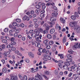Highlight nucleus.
Wrapping results in <instances>:
<instances>
[{"instance_id": "7ed1b4c3", "label": "nucleus", "mask_w": 80, "mask_h": 80, "mask_svg": "<svg viewBox=\"0 0 80 80\" xmlns=\"http://www.w3.org/2000/svg\"><path fill=\"white\" fill-rule=\"evenodd\" d=\"M23 20L24 21H25V20H27V21H29V20H30V18L28 17V16L26 15L23 17Z\"/></svg>"}, {"instance_id": "5fc2aeb1", "label": "nucleus", "mask_w": 80, "mask_h": 80, "mask_svg": "<svg viewBox=\"0 0 80 80\" xmlns=\"http://www.w3.org/2000/svg\"><path fill=\"white\" fill-rule=\"evenodd\" d=\"M76 28L78 31H79V32H80V27H79L78 28L77 27H76Z\"/></svg>"}, {"instance_id": "c85d7f7f", "label": "nucleus", "mask_w": 80, "mask_h": 80, "mask_svg": "<svg viewBox=\"0 0 80 80\" xmlns=\"http://www.w3.org/2000/svg\"><path fill=\"white\" fill-rule=\"evenodd\" d=\"M49 45H53V41H51L49 42Z\"/></svg>"}, {"instance_id": "f8f14e48", "label": "nucleus", "mask_w": 80, "mask_h": 80, "mask_svg": "<svg viewBox=\"0 0 80 80\" xmlns=\"http://www.w3.org/2000/svg\"><path fill=\"white\" fill-rule=\"evenodd\" d=\"M71 18L72 20H75L76 19V17L75 16H71Z\"/></svg>"}, {"instance_id": "e2e57ef3", "label": "nucleus", "mask_w": 80, "mask_h": 80, "mask_svg": "<svg viewBox=\"0 0 80 80\" xmlns=\"http://www.w3.org/2000/svg\"><path fill=\"white\" fill-rule=\"evenodd\" d=\"M45 75H48L49 74V72L48 71H46L45 72Z\"/></svg>"}, {"instance_id": "f03ea898", "label": "nucleus", "mask_w": 80, "mask_h": 80, "mask_svg": "<svg viewBox=\"0 0 80 80\" xmlns=\"http://www.w3.org/2000/svg\"><path fill=\"white\" fill-rule=\"evenodd\" d=\"M28 55L30 58H34L35 56L33 53L31 52H28Z\"/></svg>"}, {"instance_id": "7c9ffc66", "label": "nucleus", "mask_w": 80, "mask_h": 80, "mask_svg": "<svg viewBox=\"0 0 80 80\" xmlns=\"http://www.w3.org/2000/svg\"><path fill=\"white\" fill-rule=\"evenodd\" d=\"M14 40H15V38H13V37L11 38L10 39V41H12V42H13V41H14Z\"/></svg>"}, {"instance_id": "4be33fe9", "label": "nucleus", "mask_w": 80, "mask_h": 80, "mask_svg": "<svg viewBox=\"0 0 80 80\" xmlns=\"http://www.w3.org/2000/svg\"><path fill=\"white\" fill-rule=\"evenodd\" d=\"M53 8V9L55 10L54 12H57L58 11L57 7H56L55 6H54Z\"/></svg>"}, {"instance_id": "69168bd1", "label": "nucleus", "mask_w": 80, "mask_h": 80, "mask_svg": "<svg viewBox=\"0 0 80 80\" xmlns=\"http://www.w3.org/2000/svg\"><path fill=\"white\" fill-rule=\"evenodd\" d=\"M18 65H19V66H21V65H22V63L20 62H18Z\"/></svg>"}, {"instance_id": "cd10ccee", "label": "nucleus", "mask_w": 80, "mask_h": 80, "mask_svg": "<svg viewBox=\"0 0 80 80\" xmlns=\"http://www.w3.org/2000/svg\"><path fill=\"white\" fill-rule=\"evenodd\" d=\"M12 25L14 27H16V26H17V23L16 22H14L12 23Z\"/></svg>"}, {"instance_id": "6ab92c4d", "label": "nucleus", "mask_w": 80, "mask_h": 80, "mask_svg": "<svg viewBox=\"0 0 80 80\" xmlns=\"http://www.w3.org/2000/svg\"><path fill=\"white\" fill-rule=\"evenodd\" d=\"M66 61L68 62H72V59L70 58H68V59H66Z\"/></svg>"}, {"instance_id": "423d86ee", "label": "nucleus", "mask_w": 80, "mask_h": 80, "mask_svg": "<svg viewBox=\"0 0 80 80\" xmlns=\"http://www.w3.org/2000/svg\"><path fill=\"white\" fill-rule=\"evenodd\" d=\"M50 20L51 22H55V21H56V19L55 18L52 17L50 18Z\"/></svg>"}, {"instance_id": "473e14b6", "label": "nucleus", "mask_w": 80, "mask_h": 80, "mask_svg": "<svg viewBox=\"0 0 80 80\" xmlns=\"http://www.w3.org/2000/svg\"><path fill=\"white\" fill-rule=\"evenodd\" d=\"M2 42L3 43H7V41L6 39H2Z\"/></svg>"}, {"instance_id": "ea45409f", "label": "nucleus", "mask_w": 80, "mask_h": 80, "mask_svg": "<svg viewBox=\"0 0 80 80\" xmlns=\"http://www.w3.org/2000/svg\"><path fill=\"white\" fill-rule=\"evenodd\" d=\"M38 5H39V6L40 7V8L42 6V3H41V2H39L38 3Z\"/></svg>"}, {"instance_id": "0eeeda50", "label": "nucleus", "mask_w": 80, "mask_h": 80, "mask_svg": "<svg viewBox=\"0 0 80 80\" xmlns=\"http://www.w3.org/2000/svg\"><path fill=\"white\" fill-rule=\"evenodd\" d=\"M45 8H46L45 4L44 3H42V10H45Z\"/></svg>"}, {"instance_id": "9d476101", "label": "nucleus", "mask_w": 80, "mask_h": 80, "mask_svg": "<svg viewBox=\"0 0 80 80\" xmlns=\"http://www.w3.org/2000/svg\"><path fill=\"white\" fill-rule=\"evenodd\" d=\"M63 67L64 69H65L66 70H67L68 68V66L66 64L64 65Z\"/></svg>"}, {"instance_id": "864d4df0", "label": "nucleus", "mask_w": 80, "mask_h": 80, "mask_svg": "<svg viewBox=\"0 0 80 80\" xmlns=\"http://www.w3.org/2000/svg\"><path fill=\"white\" fill-rule=\"evenodd\" d=\"M36 8H38V9H39V8H40V6L38 5H36Z\"/></svg>"}, {"instance_id": "c9c22d12", "label": "nucleus", "mask_w": 80, "mask_h": 80, "mask_svg": "<svg viewBox=\"0 0 80 80\" xmlns=\"http://www.w3.org/2000/svg\"><path fill=\"white\" fill-rule=\"evenodd\" d=\"M48 31H47V30H44L43 32V33L44 34H45L46 33H48Z\"/></svg>"}, {"instance_id": "37998d69", "label": "nucleus", "mask_w": 80, "mask_h": 80, "mask_svg": "<svg viewBox=\"0 0 80 80\" xmlns=\"http://www.w3.org/2000/svg\"><path fill=\"white\" fill-rule=\"evenodd\" d=\"M40 16L42 18H43L45 16V14H41L40 15Z\"/></svg>"}, {"instance_id": "3c124183", "label": "nucleus", "mask_w": 80, "mask_h": 80, "mask_svg": "<svg viewBox=\"0 0 80 80\" xmlns=\"http://www.w3.org/2000/svg\"><path fill=\"white\" fill-rule=\"evenodd\" d=\"M74 63H75V62H71V64H73V66H75V67H76V66H77V65L75 64H74Z\"/></svg>"}, {"instance_id": "dca6fc26", "label": "nucleus", "mask_w": 80, "mask_h": 80, "mask_svg": "<svg viewBox=\"0 0 80 80\" xmlns=\"http://www.w3.org/2000/svg\"><path fill=\"white\" fill-rule=\"evenodd\" d=\"M31 36L32 37H35L36 38V34L34 32L32 33L31 34Z\"/></svg>"}, {"instance_id": "bb28decb", "label": "nucleus", "mask_w": 80, "mask_h": 80, "mask_svg": "<svg viewBox=\"0 0 80 80\" xmlns=\"http://www.w3.org/2000/svg\"><path fill=\"white\" fill-rule=\"evenodd\" d=\"M66 38H65V37H64L63 39L62 42L63 43H65V42H66V40L65 39Z\"/></svg>"}, {"instance_id": "b1692460", "label": "nucleus", "mask_w": 80, "mask_h": 80, "mask_svg": "<svg viewBox=\"0 0 80 80\" xmlns=\"http://www.w3.org/2000/svg\"><path fill=\"white\" fill-rule=\"evenodd\" d=\"M58 56L60 57L61 58H63V55L62 54H58Z\"/></svg>"}, {"instance_id": "5701e85b", "label": "nucleus", "mask_w": 80, "mask_h": 80, "mask_svg": "<svg viewBox=\"0 0 80 80\" xmlns=\"http://www.w3.org/2000/svg\"><path fill=\"white\" fill-rule=\"evenodd\" d=\"M43 26L44 27H45V28H46V27H49V25H48V24L46 23H44Z\"/></svg>"}, {"instance_id": "49530a36", "label": "nucleus", "mask_w": 80, "mask_h": 80, "mask_svg": "<svg viewBox=\"0 0 80 80\" xmlns=\"http://www.w3.org/2000/svg\"><path fill=\"white\" fill-rule=\"evenodd\" d=\"M15 32H16V33H19V30L18 29H15Z\"/></svg>"}, {"instance_id": "8fccbe9b", "label": "nucleus", "mask_w": 80, "mask_h": 80, "mask_svg": "<svg viewBox=\"0 0 80 80\" xmlns=\"http://www.w3.org/2000/svg\"><path fill=\"white\" fill-rule=\"evenodd\" d=\"M72 75H73V73H72V72H70L69 75H68V76L69 77H71Z\"/></svg>"}, {"instance_id": "2eb2a0df", "label": "nucleus", "mask_w": 80, "mask_h": 80, "mask_svg": "<svg viewBox=\"0 0 80 80\" xmlns=\"http://www.w3.org/2000/svg\"><path fill=\"white\" fill-rule=\"evenodd\" d=\"M38 30L39 32H40L41 33H43V30L42 28H39L38 29Z\"/></svg>"}, {"instance_id": "603ef678", "label": "nucleus", "mask_w": 80, "mask_h": 80, "mask_svg": "<svg viewBox=\"0 0 80 80\" xmlns=\"http://www.w3.org/2000/svg\"><path fill=\"white\" fill-rule=\"evenodd\" d=\"M36 36H38V35H40V32L38 31L36 33Z\"/></svg>"}, {"instance_id": "9b49d317", "label": "nucleus", "mask_w": 80, "mask_h": 80, "mask_svg": "<svg viewBox=\"0 0 80 80\" xmlns=\"http://www.w3.org/2000/svg\"><path fill=\"white\" fill-rule=\"evenodd\" d=\"M13 45L12 44H9L6 47L7 48H12V47H13Z\"/></svg>"}, {"instance_id": "6e6552de", "label": "nucleus", "mask_w": 80, "mask_h": 80, "mask_svg": "<svg viewBox=\"0 0 80 80\" xmlns=\"http://www.w3.org/2000/svg\"><path fill=\"white\" fill-rule=\"evenodd\" d=\"M48 23H49V25H51V26H50V27H53L52 25H54V24H55V22H48Z\"/></svg>"}, {"instance_id": "a19ab883", "label": "nucleus", "mask_w": 80, "mask_h": 80, "mask_svg": "<svg viewBox=\"0 0 80 80\" xmlns=\"http://www.w3.org/2000/svg\"><path fill=\"white\" fill-rule=\"evenodd\" d=\"M39 51L40 53H43V49H42V48H41L39 49Z\"/></svg>"}, {"instance_id": "338daca9", "label": "nucleus", "mask_w": 80, "mask_h": 80, "mask_svg": "<svg viewBox=\"0 0 80 80\" xmlns=\"http://www.w3.org/2000/svg\"><path fill=\"white\" fill-rule=\"evenodd\" d=\"M73 47L74 48H75L76 49L78 48V47H77V45H74L73 46Z\"/></svg>"}, {"instance_id": "79ce46f5", "label": "nucleus", "mask_w": 80, "mask_h": 80, "mask_svg": "<svg viewBox=\"0 0 80 80\" xmlns=\"http://www.w3.org/2000/svg\"><path fill=\"white\" fill-rule=\"evenodd\" d=\"M1 47L2 49H4V48H5V44H2L1 45Z\"/></svg>"}, {"instance_id": "f3484780", "label": "nucleus", "mask_w": 80, "mask_h": 80, "mask_svg": "<svg viewBox=\"0 0 80 80\" xmlns=\"http://www.w3.org/2000/svg\"><path fill=\"white\" fill-rule=\"evenodd\" d=\"M47 37L48 38H49V39H50V38H52V35H51V34H48L47 36Z\"/></svg>"}, {"instance_id": "20e7f679", "label": "nucleus", "mask_w": 80, "mask_h": 80, "mask_svg": "<svg viewBox=\"0 0 80 80\" xmlns=\"http://www.w3.org/2000/svg\"><path fill=\"white\" fill-rule=\"evenodd\" d=\"M52 17H57L58 16V13H57V12H54L52 13Z\"/></svg>"}, {"instance_id": "bf43d9fd", "label": "nucleus", "mask_w": 80, "mask_h": 80, "mask_svg": "<svg viewBox=\"0 0 80 80\" xmlns=\"http://www.w3.org/2000/svg\"><path fill=\"white\" fill-rule=\"evenodd\" d=\"M33 21L34 22H37L38 21V20H37V19L35 18L33 19Z\"/></svg>"}, {"instance_id": "58836bf2", "label": "nucleus", "mask_w": 80, "mask_h": 80, "mask_svg": "<svg viewBox=\"0 0 80 80\" xmlns=\"http://www.w3.org/2000/svg\"><path fill=\"white\" fill-rule=\"evenodd\" d=\"M78 69V67L76 66L75 67H74V70H77Z\"/></svg>"}, {"instance_id": "1a4fd4ad", "label": "nucleus", "mask_w": 80, "mask_h": 80, "mask_svg": "<svg viewBox=\"0 0 80 80\" xmlns=\"http://www.w3.org/2000/svg\"><path fill=\"white\" fill-rule=\"evenodd\" d=\"M50 32L51 34H53L55 32V29L54 28L52 29H51Z\"/></svg>"}, {"instance_id": "a878e982", "label": "nucleus", "mask_w": 80, "mask_h": 80, "mask_svg": "<svg viewBox=\"0 0 80 80\" xmlns=\"http://www.w3.org/2000/svg\"><path fill=\"white\" fill-rule=\"evenodd\" d=\"M75 68V67L73 66H72L71 67V68H68V70H70V71H72V69H73L74 70V68Z\"/></svg>"}, {"instance_id": "72a5a7b5", "label": "nucleus", "mask_w": 80, "mask_h": 80, "mask_svg": "<svg viewBox=\"0 0 80 80\" xmlns=\"http://www.w3.org/2000/svg\"><path fill=\"white\" fill-rule=\"evenodd\" d=\"M37 47H38V48H40V47H41V46H40V43L39 42H38V43Z\"/></svg>"}, {"instance_id": "412c9836", "label": "nucleus", "mask_w": 80, "mask_h": 80, "mask_svg": "<svg viewBox=\"0 0 80 80\" xmlns=\"http://www.w3.org/2000/svg\"><path fill=\"white\" fill-rule=\"evenodd\" d=\"M2 72L4 73H7V70L5 68H4L2 69Z\"/></svg>"}, {"instance_id": "4c0bfd02", "label": "nucleus", "mask_w": 80, "mask_h": 80, "mask_svg": "<svg viewBox=\"0 0 80 80\" xmlns=\"http://www.w3.org/2000/svg\"><path fill=\"white\" fill-rule=\"evenodd\" d=\"M19 77L21 79V80H23V77L20 74L18 75Z\"/></svg>"}, {"instance_id": "39448f33", "label": "nucleus", "mask_w": 80, "mask_h": 80, "mask_svg": "<svg viewBox=\"0 0 80 80\" xmlns=\"http://www.w3.org/2000/svg\"><path fill=\"white\" fill-rule=\"evenodd\" d=\"M42 34H40L38 36V37L36 38L37 39V40H38L39 39L41 40V39H42Z\"/></svg>"}, {"instance_id": "f704fd0d", "label": "nucleus", "mask_w": 80, "mask_h": 80, "mask_svg": "<svg viewBox=\"0 0 80 80\" xmlns=\"http://www.w3.org/2000/svg\"><path fill=\"white\" fill-rule=\"evenodd\" d=\"M25 61L27 62V63H29L30 62V60L28 59H26Z\"/></svg>"}, {"instance_id": "774afa93", "label": "nucleus", "mask_w": 80, "mask_h": 80, "mask_svg": "<svg viewBox=\"0 0 80 80\" xmlns=\"http://www.w3.org/2000/svg\"><path fill=\"white\" fill-rule=\"evenodd\" d=\"M20 26L21 27H23L24 26V24L22 23L20 24Z\"/></svg>"}, {"instance_id": "c756f323", "label": "nucleus", "mask_w": 80, "mask_h": 80, "mask_svg": "<svg viewBox=\"0 0 80 80\" xmlns=\"http://www.w3.org/2000/svg\"><path fill=\"white\" fill-rule=\"evenodd\" d=\"M23 80H28V78H27V76H24Z\"/></svg>"}, {"instance_id": "e433bc0d", "label": "nucleus", "mask_w": 80, "mask_h": 80, "mask_svg": "<svg viewBox=\"0 0 80 80\" xmlns=\"http://www.w3.org/2000/svg\"><path fill=\"white\" fill-rule=\"evenodd\" d=\"M16 21L17 22H21V20L19 19H16Z\"/></svg>"}, {"instance_id": "052dcab7", "label": "nucleus", "mask_w": 80, "mask_h": 80, "mask_svg": "<svg viewBox=\"0 0 80 80\" xmlns=\"http://www.w3.org/2000/svg\"><path fill=\"white\" fill-rule=\"evenodd\" d=\"M58 66L60 68H62V64L60 63L58 64Z\"/></svg>"}, {"instance_id": "ddd939ff", "label": "nucleus", "mask_w": 80, "mask_h": 80, "mask_svg": "<svg viewBox=\"0 0 80 80\" xmlns=\"http://www.w3.org/2000/svg\"><path fill=\"white\" fill-rule=\"evenodd\" d=\"M60 20H61V22L62 23H65V20H63V18H60Z\"/></svg>"}, {"instance_id": "0e129e2a", "label": "nucleus", "mask_w": 80, "mask_h": 80, "mask_svg": "<svg viewBox=\"0 0 80 80\" xmlns=\"http://www.w3.org/2000/svg\"><path fill=\"white\" fill-rule=\"evenodd\" d=\"M52 4L50 2H48L46 4V6H50Z\"/></svg>"}, {"instance_id": "de8ad7c7", "label": "nucleus", "mask_w": 80, "mask_h": 80, "mask_svg": "<svg viewBox=\"0 0 80 80\" xmlns=\"http://www.w3.org/2000/svg\"><path fill=\"white\" fill-rule=\"evenodd\" d=\"M39 77H38V76H35V79H36V80H39Z\"/></svg>"}, {"instance_id": "4468645a", "label": "nucleus", "mask_w": 80, "mask_h": 80, "mask_svg": "<svg viewBox=\"0 0 80 80\" xmlns=\"http://www.w3.org/2000/svg\"><path fill=\"white\" fill-rule=\"evenodd\" d=\"M67 58H72V56L70 55V54H68L67 55Z\"/></svg>"}, {"instance_id": "680f3d73", "label": "nucleus", "mask_w": 80, "mask_h": 80, "mask_svg": "<svg viewBox=\"0 0 80 80\" xmlns=\"http://www.w3.org/2000/svg\"><path fill=\"white\" fill-rule=\"evenodd\" d=\"M50 48L51 47L50 45H48L46 47V48H47V49H50Z\"/></svg>"}, {"instance_id": "a18cd8bd", "label": "nucleus", "mask_w": 80, "mask_h": 80, "mask_svg": "<svg viewBox=\"0 0 80 80\" xmlns=\"http://www.w3.org/2000/svg\"><path fill=\"white\" fill-rule=\"evenodd\" d=\"M43 60H44V61H45V62L47 61L48 60L47 58H43Z\"/></svg>"}, {"instance_id": "c03bdc74", "label": "nucleus", "mask_w": 80, "mask_h": 80, "mask_svg": "<svg viewBox=\"0 0 80 80\" xmlns=\"http://www.w3.org/2000/svg\"><path fill=\"white\" fill-rule=\"evenodd\" d=\"M5 54L6 55H9V54H10V52H8V51H6L5 52Z\"/></svg>"}, {"instance_id": "13d9d810", "label": "nucleus", "mask_w": 80, "mask_h": 80, "mask_svg": "<svg viewBox=\"0 0 80 80\" xmlns=\"http://www.w3.org/2000/svg\"><path fill=\"white\" fill-rule=\"evenodd\" d=\"M46 30H47V31H48L49 30V26L48 27H46L45 28Z\"/></svg>"}, {"instance_id": "f257e3e1", "label": "nucleus", "mask_w": 80, "mask_h": 80, "mask_svg": "<svg viewBox=\"0 0 80 80\" xmlns=\"http://www.w3.org/2000/svg\"><path fill=\"white\" fill-rule=\"evenodd\" d=\"M10 77H11L12 80H18V77L17 76L11 74L10 75Z\"/></svg>"}, {"instance_id": "09e8293b", "label": "nucleus", "mask_w": 80, "mask_h": 80, "mask_svg": "<svg viewBox=\"0 0 80 80\" xmlns=\"http://www.w3.org/2000/svg\"><path fill=\"white\" fill-rule=\"evenodd\" d=\"M11 49L12 50V51H15V50H16V48H15L13 47L11 48Z\"/></svg>"}, {"instance_id": "a211bd4d", "label": "nucleus", "mask_w": 80, "mask_h": 80, "mask_svg": "<svg viewBox=\"0 0 80 80\" xmlns=\"http://www.w3.org/2000/svg\"><path fill=\"white\" fill-rule=\"evenodd\" d=\"M65 65L68 66H68H70V62H65Z\"/></svg>"}, {"instance_id": "393cba45", "label": "nucleus", "mask_w": 80, "mask_h": 80, "mask_svg": "<svg viewBox=\"0 0 80 80\" xmlns=\"http://www.w3.org/2000/svg\"><path fill=\"white\" fill-rule=\"evenodd\" d=\"M40 11V10H38V9H37L36 10V12L37 13V15H38V14H39Z\"/></svg>"}, {"instance_id": "6e6d98bb", "label": "nucleus", "mask_w": 80, "mask_h": 80, "mask_svg": "<svg viewBox=\"0 0 80 80\" xmlns=\"http://www.w3.org/2000/svg\"><path fill=\"white\" fill-rule=\"evenodd\" d=\"M11 43H12V45H15V44H16V42L14 41H12L11 42Z\"/></svg>"}, {"instance_id": "aec40b11", "label": "nucleus", "mask_w": 80, "mask_h": 80, "mask_svg": "<svg viewBox=\"0 0 80 80\" xmlns=\"http://www.w3.org/2000/svg\"><path fill=\"white\" fill-rule=\"evenodd\" d=\"M8 29L6 28L4 29V32L5 33H7L8 32Z\"/></svg>"}, {"instance_id": "2f4dec72", "label": "nucleus", "mask_w": 80, "mask_h": 80, "mask_svg": "<svg viewBox=\"0 0 80 80\" xmlns=\"http://www.w3.org/2000/svg\"><path fill=\"white\" fill-rule=\"evenodd\" d=\"M48 42V39L45 40L43 41L44 43H47Z\"/></svg>"}, {"instance_id": "4d7b16f0", "label": "nucleus", "mask_w": 80, "mask_h": 80, "mask_svg": "<svg viewBox=\"0 0 80 80\" xmlns=\"http://www.w3.org/2000/svg\"><path fill=\"white\" fill-rule=\"evenodd\" d=\"M5 38H6V39H7V40H10V38H9V37L8 36H5Z\"/></svg>"}]
</instances>
